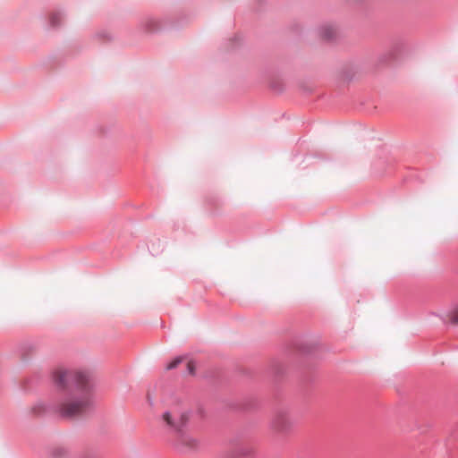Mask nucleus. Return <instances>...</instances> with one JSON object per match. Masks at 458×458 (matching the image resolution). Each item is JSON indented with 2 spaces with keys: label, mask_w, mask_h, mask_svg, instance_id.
Listing matches in <instances>:
<instances>
[{
  "label": "nucleus",
  "mask_w": 458,
  "mask_h": 458,
  "mask_svg": "<svg viewBox=\"0 0 458 458\" xmlns=\"http://www.w3.org/2000/svg\"><path fill=\"white\" fill-rule=\"evenodd\" d=\"M449 319L452 323L458 324V306L450 312Z\"/></svg>",
  "instance_id": "nucleus-5"
},
{
  "label": "nucleus",
  "mask_w": 458,
  "mask_h": 458,
  "mask_svg": "<svg viewBox=\"0 0 458 458\" xmlns=\"http://www.w3.org/2000/svg\"><path fill=\"white\" fill-rule=\"evenodd\" d=\"M291 416L285 411H278L272 421V427L276 432L284 433L288 431L293 426Z\"/></svg>",
  "instance_id": "nucleus-4"
},
{
  "label": "nucleus",
  "mask_w": 458,
  "mask_h": 458,
  "mask_svg": "<svg viewBox=\"0 0 458 458\" xmlns=\"http://www.w3.org/2000/svg\"><path fill=\"white\" fill-rule=\"evenodd\" d=\"M182 359L178 357V358H175L174 360H172L171 362H169L165 369L167 370H170V369H175L181 362H182Z\"/></svg>",
  "instance_id": "nucleus-6"
},
{
  "label": "nucleus",
  "mask_w": 458,
  "mask_h": 458,
  "mask_svg": "<svg viewBox=\"0 0 458 458\" xmlns=\"http://www.w3.org/2000/svg\"><path fill=\"white\" fill-rule=\"evenodd\" d=\"M174 445L183 451L193 450L199 446V440L190 434L186 428L174 435Z\"/></svg>",
  "instance_id": "nucleus-3"
},
{
  "label": "nucleus",
  "mask_w": 458,
  "mask_h": 458,
  "mask_svg": "<svg viewBox=\"0 0 458 458\" xmlns=\"http://www.w3.org/2000/svg\"><path fill=\"white\" fill-rule=\"evenodd\" d=\"M187 368H188V370L191 374H193L194 373V364L191 362V361H189L188 364H187Z\"/></svg>",
  "instance_id": "nucleus-9"
},
{
  "label": "nucleus",
  "mask_w": 458,
  "mask_h": 458,
  "mask_svg": "<svg viewBox=\"0 0 458 458\" xmlns=\"http://www.w3.org/2000/svg\"><path fill=\"white\" fill-rule=\"evenodd\" d=\"M67 454V451L64 448H58L55 451V456H64Z\"/></svg>",
  "instance_id": "nucleus-8"
},
{
  "label": "nucleus",
  "mask_w": 458,
  "mask_h": 458,
  "mask_svg": "<svg viewBox=\"0 0 458 458\" xmlns=\"http://www.w3.org/2000/svg\"><path fill=\"white\" fill-rule=\"evenodd\" d=\"M55 383L66 387L70 383L76 384L83 394L80 396H72L66 398L58 405V412L61 416L73 418L83 414L91 405V398L89 393L90 375L86 370L81 369H57L54 372Z\"/></svg>",
  "instance_id": "nucleus-1"
},
{
  "label": "nucleus",
  "mask_w": 458,
  "mask_h": 458,
  "mask_svg": "<svg viewBox=\"0 0 458 458\" xmlns=\"http://www.w3.org/2000/svg\"><path fill=\"white\" fill-rule=\"evenodd\" d=\"M331 34H332V33L324 34V37H325V38H330V37H331Z\"/></svg>",
  "instance_id": "nucleus-10"
},
{
  "label": "nucleus",
  "mask_w": 458,
  "mask_h": 458,
  "mask_svg": "<svg viewBox=\"0 0 458 458\" xmlns=\"http://www.w3.org/2000/svg\"><path fill=\"white\" fill-rule=\"evenodd\" d=\"M60 18L59 13H53L50 16V21L53 26H56L58 24V20Z\"/></svg>",
  "instance_id": "nucleus-7"
},
{
  "label": "nucleus",
  "mask_w": 458,
  "mask_h": 458,
  "mask_svg": "<svg viewBox=\"0 0 458 458\" xmlns=\"http://www.w3.org/2000/svg\"><path fill=\"white\" fill-rule=\"evenodd\" d=\"M190 414L187 408L182 405L170 407L162 415L165 426L174 434L183 431L187 428Z\"/></svg>",
  "instance_id": "nucleus-2"
}]
</instances>
